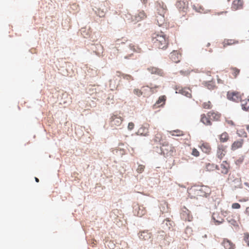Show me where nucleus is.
Returning a JSON list of instances; mask_svg holds the SVG:
<instances>
[{
	"instance_id": "47",
	"label": "nucleus",
	"mask_w": 249,
	"mask_h": 249,
	"mask_svg": "<svg viewBox=\"0 0 249 249\" xmlns=\"http://www.w3.org/2000/svg\"><path fill=\"white\" fill-rule=\"evenodd\" d=\"M226 123L229 124L230 125H234V122L232 121V120H226Z\"/></svg>"
},
{
	"instance_id": "51",
	"label": "nucleus",
	"mask_w": 249,
	"mask_h": 249,
	"mask_svg": "<svg viewBox=\"0 0 249 249\" xmlns=\"http://www.w3.org/2000/svg\"><path fill=\"white\" fill-rule=\"evenodd\" d=\"M121 39H117L116 40V42L117 44H120V42L121 41Z\"/></svg>"
},
{
	"instance_id": "16",
	"label": "nucleus",
	"mask_w": 249,
	"mask_h": 249,
	"mask_svg": "<svg viewBox=\"0 0 249 249\" xmlns=\"http://www.w3.org/2000/svg\"><path fill=\"white\" fill-rule=\"evenodd\" d=\"M199 147L204 153L209 154L212 151V148L209 143L206 142H203L199 145Z\"/></svg>"
},
{
	"instance_id": "11",
	"label": "nucleus",
	"mask_w": 249,
	"mask_h": 249,
	"mask_svg": "<svg viewBox=\"0 0 249 249\" xmlns=\"http://www.w3.org/2000/svg\"><path fill=\"white\" fill-rule=\"evenodd\" d=\"M145 208L142 206H136L134 208V213L138 216L142 217L146 213Z\"/></svg>"
},
{
	"instance_id": "15",
	"label": "nucleus",
	"mask_w": 249,
	"mask_h": 249,
	"mask_svg": "<svg viewBox=\"0 0 249 249\" xmlns=\"http://www.w3.org/2000/svg\"><path fill=\"white\" fill-rule=\"evenodd\" d=\"M170 58L175 63H178L181 60V54L177 51H174L170 53Z\"/></svg>"
},
{
	"instance_id": "34",
	"label": "nucleus",
	"mask_w": 249,
	"mask_h": 249,
	"mask_svg": "<svg viewBox=\"0 0 249 249\" xmlns=\"http://www.w3.org/2000/svg\"><path fill=\"white\" fill-rule=\"evenodd\" d=\"M231 73L232 75V77L234 78H236L237 76L240 72V70L236 68H231L230 69Z\"/></svg>"
},
{
	"instance_id": "54",
	"label": "nucleus",
	"mask_w": 249,
	"mask_h": 249,
	"mask_svg": "<svg viewBox=\"0 0 249 249\" xmlns=\"http://www.w3.org/2000/svg\"><path fill=\"white\" fill-rule=\"evenodd\" d=\"M35 180H36V182H39V179H38V178H35Z\"/></svg>"
},
{
	"instance_id": "30",
	"label": "nucleus",
	"mask_w": 249,
	"mask_h": 249,
	"mask_svg": "<svg viewBox=\"0 0 249 249\" xmlns=\"http://www.w3.org/2000/svg\"><path fill=\"white\" fill-rule=\"evenodd\" d=\"M163 228L165 230H170L172 228V222L168 219H166L163 221Z\"/></svg>"
},
{
	"instance_id": "41",
	"label": "nucleus",
	"mask_w": 249,
	"mask_h": 249,
	"mask_svg": "<svg viewBox=\"0 0 249 249\" xmlns=\"http://www.w3.org/2000/svg\"><path fill=\"white\" fill-rule=\"evenodd\" d=\"M162 138V136L160 133H157L155 135L154 140L155 142H160Z\"/></svg>"
},
{
	"instance_id": "1",
	"label": "nucleus",
	"mask_w": 249,
	"mask_h": 249,
	"mask_svg": "<svg viewBox=\"0 0 249 249\" xmlns=\"http://www.w3.org/2000/svg\"><path fill=\"white\" fill-rule=\"evenodd\" d=\"M151 42L154 47L165 50L169 44V38L162 32H156L151 35Z\"/></svg>"
},
{
	"instance_id": "23",
	"label": "nucleus",
	"mask_w": 249,
	"mask_h": 249,
	"mask_svg": "<svg viewBox=\"0 0 249 249\" xmlns=\"http://www.w3.org/2000/svg\"><path fill=\"white\" fill-rule=\"evenodd\" d=\"M230 168V164L227 161H223L220 165L221 172L223 174H228Z\"/></svg>"
},
{
	"instance_id": "48",
	"label": "nucleus",
	"mask_w": 249,
	"mask_h": 249,
	"mask_svg": "<svg viewBox=\"0 0 249 249\" xmlns=\"http://www.w3.org/2000/svg\"><path fill=\"white\" fill-rule=\"evenodd\" d=\"M213 83H209L208 84H207L206 86L207 87V88L209 89H213Z\"/></svg>"
},
{
	"instance_id": "55",
	"label": "nucleus",
	"mask_w": 249,
	"mask_h": 249,
	"mask_svg": "<svg viewBox=\"0 0 249 249\" xmlns=\"http://www.w3.org/2000/svg\"><path fill=\"white\" fill-rule=\"evenodd\" d=\"M217 81H218V83H222L221 82V80L220 79H218V78L217 79Z\"/></svg>"
},
{
	"instance_id": "3",
	"label": "nucleus",
	"mask_w": 249,
	"mask_h": 249,
	"mask_svg": "<svg viewBox=\"0 0 249 249\" xmlns=\"http://www.w3.org/2000/svg\"><path fill=\"white\" fill-rule=\"evenodd\" d=\"M118 78H123V79L128 81H131L134 80L133 77L130 74H127L125 73H123L120 71H117L116 72L115 76L114 77L113 79L110 80V87H111V85L112 83H114V86L112 87L113 88H116V81L117 80ZM120 80L117 82V84L116 85V87H117L119 85V82Z\"/></svg>"
},
{
	"instance_id": "10",
	"label": "nucleus",
	"mask_w": 249,
	"mask_h": 249,
	"mask_svg": "<svg viewBox=\"0 0 249 249\" xmlns=\"http://www.w3.org/2000/svg\"><path fill=\"white\" fill-rule=\"evenodd\" d=\"M227 147L222 144L219 145L217 147L216 152V157L222 160L227 153Z\"/></svg>"
},
{
	"instance_id": "36",
	"label": "nucleus",
	"mask_w": 249,
	"mask_h": 249,
	"mask_svg": "<svg viewBox=\"0 0 249 249\" xmlns=\"http://www.w3.org/2000/svg\"><path fill=\"white\" fill-rule=\"evenodd\" d=\"M193 8L195 11L199 13H201L204 12V9L201 6H199L198 5H194L193 6Z\"/></svg>"
},
{
	"instance_id": "24",
	"label": "nucleus",
	"mask_w": 249,
	"mask_h": 249,
	"mask_svg": "<svg viewBox=\"0 0 249 249\" xmlns=\"http://www.w3.org/2000/svg\"><path fill=\"white\" fill-rule=\"evenodd\" d=\"M243 142L244 141L242 139L235 141L231 145V149L234 151L238 148L241 147L243 145Z\"/></svg>"
},
{
	"instance_id": "25",
	"label": "nucleus",
	"mask_w": 249,
	"mask_h": 249,
	"mask_svg": "<svg viewBox=\"0 0 249 249\" xmlns=\"http://www.w3.org/2000/svg\"><path fill=\"white\" fill-rule=\"evenodd\" d=\"M201 121L206 125H210L212 124V121L210 119V118H209V117L208 116L207 114V115L204 114L201 115Z\"/></svg>"
},
{
	"instance_id": "4",
	"label": "nucleus",
	"mask_w": 249,
	"mask_h": 249,
	"mask_svg": "<svg viewBox=\"0 0 249 249\" xmlns=\"http://www.w3.org/2000/svg\"><path fill=\"white\" fill-rule=\"evenodd\" d=\"M149 87L148 86H143L140 89H135L133 90L134 93L138 97L143 96L145 97H147L150 96Z\"/></svg>"
},
{
	"instance_id": "21",
	"label": "nucleus",
	"mask_w": 249,
	"mask_h": 249,
	"mask_svg": "<svg viewBox=\"0 0 249 249\" xmlns=\"http://www.w3.org/2000/svg\"><path fill=\"white\" fill-rule=\"evenodd\" d=\"M164 15L157 13L156 16L155 21L160 26H162L165 21Z\"/></svg>"
},
{
	"instance_id": "52",
	"label": "nucleus",
	"mask_w": 249,
	"mask_h": 249,
	"mask_svg": "<svg viewBox=\"0 0 249 249\" xmlns=\"http://www.w3.org/2000/svg\"><path fill=\"white\" fill-rule=\"evenodd\" d=\"M247 130L249 134V125H247L246 126Z\"/></svg>"
},
{
	"instance_id": "57",
	"label": "nucleus",
	"mask_w": 249,
	"mask_h": 249,
	"mask_svg": "<svg viewBox=\"0 0 249 249\" xmlns=\"http://www.w3.org/2000/svg\"><path fill=\"white\" fill-rule=\"evenodd\" d=\"M124 41L123 42V43H124L125 42L127 41V39H124Z\"/></svg>"
},
{
	"instance_id": "50",
	"label": "nucleus",
	"mask_w": 249,
	"mask_h": 249,
	"mask_svg": "<svg viewBox=\"0 0 249 249\" xmlns=\"http://www.w3.org/2000/svg\"><path fill=\"white\" fill-rule=\"evenodd\" d=\"M246 213L247 214L249 215V207H247L246 209Z\"/></svg>"
},
{
	"instance_id": "37",
	"label": "nucleus",
	"mask_w": 249,
	"mask_h": 249,
	"mask_svg": "<svg viewBox=\"0 0 249 249\" xmlns=\"http://www.w3.org/2000/svg\"><path fill=\"white\" fill-rule=\"evenodd\" d=\"M243 240L247 244V246L249 247V233L246 232L244 233Z\"/></svg>"
},
{
	"instance_id": "29",
	"label": "nucleus",
	"mask_w": 249,
	"mask_h": 249,
	"mask_svg": "<svg viewBox=\"0 0 249 249\" xmlns=\"http://www.w3.org/2000/svg\"><path fill=\"white\" fill-rule=\"evenodd\" d=\"M219 139L221 142H227L229 139V134L226 132H224L219 136Z\"/></svg>"
},
{
	"instance_id": "9",
	"label": "nucleus",
	"mask_w": 249,
	"mask_h": 249,
	"mask_svg": "<svg viewBox=\"0 0 249 249\" xmlns=\"http://www.w3.org/2000/svg\"><path fill=\"white\" fill-rule=\"evenodd\" d=\"M176 6L180 11L186 13L188 9V3L184 0H178Z\"/></svg>"
},
{
	"instance_id": "22",
	"label": "nucleus",
	"mask_w": 249,
	"mask_h": 249,
	"mask_svg": "<svg viewBox=\"0 0 249 249\" xmlns=\"http://www.w3.org/2000/svg\"><path fill=\"white\" fill-rule=\"evenodd\" d=\"M139 236L140 239L142 240H148L151 238V233L148 231H141L139 234Z\"/></svg>"
},
{
	"instance_id": "27",
	"label": "nucleus",
	"mask_w": 249,
	"mask_h": 249,
	"mask_svg": "<svg viewBox=\"0 0 249 249\" xmlns=\"http://www.w3.org/2000/svg\"><path fill=\"white\" fill-rule=\"evenodd\" d=\"M243 110L248 111L249 109V99H241L240 101Z\"/></svg>"
},
{
	"instance_id": "46",
	"label": "nucleus",
	"mask_w": 249,
	"mask_h": 249,
	"mask_svg": "<svg viewBox=\"0 0 249 249\" xmlns=\"http://www.w3.org/2000/svg\"><path fill=\"white\" fill-rule=\"evenodd\" d=\"M180 73L183 75H188L190 73V72L188 71H180Z\"/></svg>"
},
{
	"instance_id": "20",
	"label": "nucleus",
	"mask_w": 249,
	"mask_h": 249,
	"mask_svg": "<svg viewBox=\"0 0 249 249\" xmlns=\"http://www.w3.org/2000/svg\"><path fill=\"white\" fill-rule=\"evenodd\" d=\"M147 70L152 74L162 76L163 72L162 70L154 67H150L147 68Z\"/></svg>"
},
{
	"instance_id": "13",
	"label": "nucleus",
	"mask_w": 249,
	"mask_h": 249,
	"mask_svg": "<svg viewBox=\"0 0 249 249\" xmlns=\"http://www.w3.org/2000/svg\"><path fill=\"white\" fill-rule=\"evenodd\" d=\"M208 116L212 121H219L221 118V114L217 111L213 110L209 111L207 113Z\"/></svg>"
},
{
	"instance_id": "6",
	"label": "nucleus",
	"mask_w": 249,
	"mask_h": 249,
	"mask_svg": "<svg viewBox=\"0 0 249 249\" xmlns=\"http://www.w3.org/2000/svg\"><path fill=\"white\" fill-rule=\"evenodd\" d=\"M243 94L236 91H230L227 93L228 98L235 102H239L242 99Z\"/></svg>"
},
{
	"instance_id": "8",
	"label": "nucleus",
	"mask_w": 249,
	"mask_h": 249,
	"mask_svg": "<svg viewBox=\"0 0 249 249\" xmlns=\"http://www.w3.org/2000/svg\"><path fill=\"white\" fill-rule=\"evenodd\" d=\"M180 216L183 220L189 222L192 221L193 218L191 212L185 207L181 209Z\"/></svg>"
},
{
	"instance_id": "19",
	"label": "nucleus",
	"mask_w": 249,
	"mask_h": 249,
	"mask_svg": "<svg viewBox=\"0 0 249 249\" xmlns=\"http://www.w3.org/2000/svg\"><path fill=\"white\" fill-rule=\"evenodd\" d=\"M166 97L165 95H162L159 97L158 100L157 101L156 103L154 105V107L155 108L163 106L165 103Z\"/></svg>"
},
{
	"instance_id": "45",
	"label": "nucleus",
	"mask_w": 249,
	"mask_h": 249,
	"mask_svg": "<svg viewBox=\"0 0 249 249\" xmlns=\"http://www.w3.org/2000/svg\"><path fill=\"white\" fill-rule=\"evenodd\" d=\"M134 124L133 123L130 122V123H128V129L129 130H131L132 129H133L134 128Z\"/></svg>"
},
{
	"instance_id": "18",
	"label": "nucleus",
	"mask_w": 249,
	"mask_h": 249,
	"mask_svg": "<svg viewBox=\"0 0 249 249\" xmlns=\"http://www.w3.org/2000/svg\"><path fill=\"white\" fill-rule=\"evenodd\" d=\"M244 2L243 0H234L231 5V8L234 10L241 9L243 8Z\"/></svg>"
},
{
	"instance_id": "40",
	"label": "nucleus",
	"mask_w": 249,
	"mask_h": 249,
	"mask_svg": "<svg viewBox=\"0 0 249 249\" xmlns=\"http://www.w3.org/2000/svg\"><path fill=\"white\" fill-rule=\"evenodd\" d=\"M144 169H145L144 165H142V164H140L138 165V166L136 169V171L138 173L141 174L144 171Z\"/></svg>"
},
{
	"instance_id": "33",
	"label": "nucleus",
	"mask_w": 249,
	"mask_h": 249,
	"mask_svg": "<svg viewBox=\"0 0 249 249\" xmlns=\"http://www.w3.org/2000/svg\"><path fill=\"white\" fill-rule=\"evenodd\" d=\"M217 165L213 164L208 163L206 164V169L208 171H214L215 169H217Z\"/></svg>"
},
{
	"instance_id": "12",
	"label": "nucleus",
	"mask_w": 249,
	"mask_h": 249,
	"mask_svg": "<svg viewBox=\"0 0 249 249\" xmlns=\"http://www.w3.org/2000/svg\"><path fill=\"white\" fill-rule=\"evenodd\" d=\"M176 93H180L187 97H191V90L189 88L178 87L176 89Z\"/></svg>"
},
{
	"instance_id": "43",
	"label": "nucleus",
	"mask_w": 249,
	"mask_h": 249,
	"mask_svg": "<svg viewBox=\"0 0 249 249\" xmlns=\"http://www.w3.org/2000/svg\"><path fill=\"white\" fill-rule=\"evenodd\" d=\"M241 207V205L238 203H234L231 205V208L234 209H238Z\"/></svg>"
},
{
	"instance_id": "31",
	"label": "nucleus",
	"mask_w": 249,
	"mask_h": 249,
	"mask_svg": "<svg viewBox=\"0 0 249 249\" xmlns=\"http://www.w3.org/2000/svg\"><path fill=\"white\" fill-rule=\"evenodd\" d=\"M169 133L173 136H182L184 135L183 132L179 129L170 131Z\"/></svg>"
},
{
	"instance_id": "26",
	"label": "nucleus",
	"mask_w": 249,
	"mask_h": 249,
	"mask_svg": "<svg viewBox=\"0 0 249 249\" xmlns=\"http://www.w3.org/2000/svg\"><path fill=\"white\" fill-rule=\"evenodd\" d=\"M219 214L217 213H214L213 215V219L214 221L215 224L216 225H219L220 224L222 223L224 220L221 217L218 216Z\"/></svg>"
},
{
	"instance_id": "42",
	"label": "nucleus",
	"mask_w": 249,
	"mask_h": 249,
	"mask_svg": "<svg viewBox=\"0 0 249 249\" xmlns=\"http://www.w3.org/2000/svg\"><path fill=\"white\" fill-rule=\"evenodd\" d=\"M192 155L197 157L199 156V152L196 148H194L192 149Z\"/></svg>"
},
{
	"instance_id": "7",
	"label": "nucleus",
	"mask_w": 249,
	"mask_h": 249,
	"mask_svg": "<svg viewBox=\"0 0 249 249\" xmlns=\"http://www.w3.org/2000/svg\"><path fill=\"white\" fill-rule=\"evenodd\" d=\"M123 121V118L118 115L113 114L109 118L110 125L113 127L120 126Z\"/></svg>"
},
{
	"instance_id": "5",
	"label": "nucleus",
	"mask_w": 249,
	"mask_h": 249,
	"mask_svg": "<svg viewBox=\"0 0 249 249\" xmlns=\"http://www.w3.org/2000/svg\"><path fill=\"white\" fill-rule=\"evenodd\" d=\"M161 153L165 156H172L173 154L175 152V148L172 145L168 143L163 144L161 147Z\"/></svg>"
},
{
	"instance_id": "49",
	"label": "nucleus",
	"mask_w": 249,
	"mask_h": 249,
	"mask_svg": "<svg viewBox=\"0 0 249 249\" xmlns=\"http://www.w3.org/2000/svg\"><path fill=\"white\" fill-rule=\"evenodd\" d=\"M141 1L145 6L146 5V4L148 3V0H141Z\"/></svg>"
},
{
	"instance_id": "14",
	"label": "nucleus",
	"mask_w": 249,
	"mask_h": 249,
	"mask_svg": "<svg viewBox=\"0 0 249 249\" xmlns=\"http://www.w3.org/2000/svg\"><path fill=\"white\" fill-rule=\"evenodd\" d=\"M156 8L158 13L165 14L167 12V9L166 6L162 1L157 2Z\"/></svg>"
},
{
	"instance_id": "17",
	"label": "nucleus",
	"mask_w": 249,
	"mask_h": 249,
	"mask_svg": "<svg viewBox=\"0 0 249 249\" xmlns=\"http://www.w3.org/2000/svg\"><path fill=\"white\" fill-rule=\"evenodd\" d=\"M221 245L225 249H234L235 245L230 240L224 239L221 243Z\"/></svg>"
},
{
	"instance_id": "2",
	"label": "nucleus",
	"mask_w": 249,
	"mask_h": 249,
	"mask_svg": "<svg viewBox=\"0 0 249 249\" xmlns=\"http://www.w3.org/2000/svg\"><path fill=\"white\" fill-rule=\"evenodd\" d=\"M188 193L191 198H197L198 196H207L210 193V188L207 186H194L190 188Z\"/></svg>"
},
{
	"instance_id": "38",
	"label": "nucleus",
	"mask_w": 249,
	"mask_h": 249,
	"mask_svg": "<svg viewBox=\"0 0 249 249\" xmlns=\"http://www.w3.org/2000/svg\"><path fill=\"white\" fill-rule=\"evenodd\" d=\"M129 47L134 52H141V49L140 48H139L137 46H136L133 44H130Z\"/></svg>"
},
{
	"instance_id": "44",
	"label": "nucleus",
	"mask_w": 249,
	"mask_h": 249,
	"mask_svg": "<svg viewBox=\"0 0 249 249\" xmlns=\"http://www.w3.org/2000/svg\"><path fill=\"white\" fill-rule=\"evenodd\" d=\"M97 15L100 17H104L105 15V13L103 10H101L100 9L98 10V12H97Z\"/></svg>"
},
{
	"instance_id": "35",
	"label": "nucleus",
	"mask_w": 249,
	"mask_h": 249,
	"mask_svg": "<svg viewBox=\"0 0 249 249\" xmlns=\"http://www.w3.org/2000/svg\"><path fill=\"white\" fill-rule=\"evenodd\" d=\"M202 107L204 109H210L212 107V105L210 101H208L203 103L202 104Z\"/></svg>"
},
{
	"instance_id": "39",
	"label": "nucleus",
	"mask_w": 249,
	"mask_h": 249,
	"mask_svg": "<svg viewBox=\"0 0 249 249\" xmlns=\"http://www.w3.org/2000/svg\"><path fill=\"white\" fill-rule=\"evenodd\" d=\"M149 89H150V95L151 94L156 92L157 91V89L159 88V86H152V85L151 84L150 86V87L149 86Z\"/></svg>"
},
{
	"instance_id": "28",
	"label": "nucleus",
	"mask_w": 249,
	"mask_h": 249,
	"mask_svg": "<svg viewBox=\"0 0 249 249\" xmlns=\"http://www.w3.org/2000/svg\"><path fill=\"white\" fill-rule=\"evenodd\" d=\"M238 43L237 40L234 39H225L223 42V47L225 48L229 45H234Z\"/></svg>"
},
{
	"instance_id": "32",
	"label": "nucleus",
	"mask_w": 249,
	"mask_h": 249,
	"mask_svg": "<svg viewBox=\"0 0 249 249\" xmlns=\"http://www.w3.org/2000/svg\"><path fill=\"white\" fill-rule=\"evenodd\" d=\"M146 18V15L143 11H142L139 12V13L136 16V19L138 21L144 19Z\"/></svg>"
},
{
	"instance_id": "56",
	"label": "nucleus",
	"mask_w": 249,
	"mask_h": 249,
	"mask_svg": "<svg viewBox=\"0 0 249 249\" xmlns=\"http://www.w3.org/2000/svg\"><path fill=\"white\" fill-rule=\"evenodd\" d=\"M143 128L142 127L140 128V129H139V132H140L141 130H143Z\"/></svg>"
},
{
	"instance_id": "53",
	"label": "nucleus",
	"mask_w": 249,
	"mask_h": 249,
	"mask_svg": "<svg viewBox=\"0 0 249 249\" xmlns=\"http://www.w3.org/2000/svg\"><path fill=\"white\" fill-rule=\"evenodd\" d=\"M245 185L247 187H248V188H249V183H248V182H245Z\"/></svg>"
}]
</instances>
